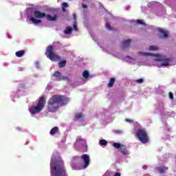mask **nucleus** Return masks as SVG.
<instances>
[{
    "label": "nucleus",
    "instance_id": "nucleus-4",
    "mask_svg": "<svg viewBox=\"0 0 176 176\" xmlns=\"http://www.w3.org/2000/svg\"><path fill=\"white\" fill-rule=\"evenodd\" d=\"M139 56H142L143 57H148V56L151 57H155L157 61H162L160 65H158V67H167L170 65V63L173 61V58H164L163 56L159 54H153L151 52H139Z\"/></svg>",
    "mask_w": 176,
    "mask_h": 176
},
{
    "label": "nucleus",
    "instance_id": "nucleus-12",
    "mask_svg": "<svg viewBox=\"0 0 176 176\" xmlns=\"http://www.w3.org/2000/svg\"><path fill=\"white\" fill-rule=\"evenodd\" d=\"M114 56L115 57H117V58H120V60H123V61H125L126 63H129L131 64H134V63H135V59L131 58L130 56H127L124 58L120 56V54H116Z\"/></svg>",
    "mask_w": 176,
    "mask_h": 176
},
{
    "label": "nucleus",
    "instance_id": "nucleus-27",
    "mask_svg": "<svg viewBox=\"0 0 176 176\" xmlns=\"http://www.w3.org/2000/svg\"><path fill=\"white\" fill-rule=\"evenodd\" d=\"M16 57H23L24 56V51L21 50L16 52Z\"/></svg>",
    "mask_w": 176,
    "mask_h": 176
},
{
    "label": "nucleus",
    "instance_id": "nucleus-17",
    "mask_svg": "<svg viewBox=\"0 0 176 176\" xmlns=\"http://www.w3.org/2000/svg\"><path fill=\"white\" fill-rule=\"evenodd\" d=\"M158 31L160 34V36L162 38H168V34L167 33V31L162 29V28H158Z\"/></svg>",
    "mask_w": 176,
    "mask_h": 176
},
{
    "label": "nucleus",
    "instance_id": "nucleus-31",
    "mask_svg": "<svg viewBox=\"0 0 176 176\" xmlns=\"http://www.w3.org/2000/svg\"><path fill=\"white\" fill-rule=\"evenodd\" d=\"M113 83H115V78H111L109 83L108 84V87H112V86H113Z\"/></svg>",
    "mask_w": 176,
    "mask_h": 176
},
{
    "label": "nucleus",
    "instance_id": "nucleus-19",
    "mask_svg": "<svg viewBox=\"0 0 176 176\" xmlns=\"http://www.w3.org/2000/svg\"><path fill=\"white\" fill-rule=\"evenodd\" d=\"M73 16H74V22L73 24V30H74V31L78 32V31H79V30L78 29V23H76V14H74Z\"/></svg>",
    "mask_w": 176,
    "mask_h": 176
},
{
    "label": "nucleus",
    "instance_id": "nucleus-23",
    "mask_svg": "<svg viewBox=\"0 0 176 176\" xmlns=\"http://www.w3.org/2000/svg\"><path fill=\"white\" fill-rule=\"evenodd\" d=\"M85 116H83V113H77L75 115V118L77 120H83V118Z\"/></svg>",
    "mask_w": 176,
    "mask_h": 176
},
{
    "label": "nucleus",
    "instance_id": "nucleus-44",
    "mask_svg": "<svg viewBox=\"0 0 176 176\" xmlns=\"http://www.w3.org/2000/svg\"><path fill=\"white\" fill-rule=\"evenodd\" d=\"M65 141H67V138H65L62 140V142H63V143L65 142Z\"/></svg>",
    "mask_w": 176,
    "mask_h": 176
},
{
    "label": "nucleus",
    "instance_id": "nucleus-38",
    "mask_svg": "<svg viewBox=\"0 0 176 176\" xmlns=\"http://www.w3.org/2000/svg\"><path fill=\"white\" fill-rule=\"evenodd\" d=\"M126 122H127L128 123H133V120H130V119H126L125 120Z\"/></svg>",
    "mask_w": 176,
    "mask_h": 176
},
{
    "label": "nucleus",
    "instance_id": "nucleus-42",
    "mask_svg": "<svg viewBox=\"0 0 176 176\" xmlns=\"http://www.w3.org/2000/svg\"><path fill=\"white\" fill-rule=\"evenodd\" d=\"M142 168H143V170H146V168H148V166H146V165H144V166H142Z\"/></svg>",
    "mask_w": 176,
    "mask_h": 176
},
{
    "label": "nucleus",
    "instance_id": "nucleus-34",
    "mask_svg": "<svg viewBox=\"0 0 176 176\" xmlns=\"http://www.w3.org/2000/svg\"><path fill=\"white\" fill-rule=\"evenodd\" d=\"M106 28L109 30V31H112V27L109 24V22L106 21Z\"/></svg>",
    "mask_w": 176,
    "mask_h": 176
},
{
    "label": "nucleus",
    "instance_id": "nucleus-43",
    "mask_svg": "<svg viewBox=\"0 0 176 176\" xmlns=\"http://www.w3.org/2000/svg\"><path fill=\"white\" fill-rule=\"evenodd\" d=\"M107 112H108V110H105V109H104V110L103 111L104 115H105V113H107Z\"/></svg>",
    "mask_w": 176,
    "mask_h": 176
},
{
    "label": "nucleus",
    "instance_id": "nucleus-13",
    "mask_svg": "<svg viewBox=\"0 0 176 176\" xmlns=\"http://www.w3.org/2000/svg\"><path fill=\"white\" fill-rule=\"evenodd\" d=\"M155 110L157 112H162V111H164V102H163V100L158 101L155 106Z\"/></svg>",
    "mask_w": 176,
    "mask_h": 176
},
{
    "label": "nucleus",
    "instance_id": "nucleus-6",
    "mask_svg": "<svg viewBox=\"0 0 176 176\" xmlns=\"http://www.w3.org/2000/svg\"><path fill=\"white\" fill-rule=\"evenodd\" d=\"M113 146L116 148V149H118V152H120L122 154V155H118L116 157L117 162H118V163H122V162L126 159V157L130 155V151L127 150L125 145L121 144L120 143H114Z\"/></svg>",
    "mask_w": 176,
    "mask_h": 176
},
{
    "label": "nucleus",
    "instance_id": "nucleus-5",
    "mask_svg": "<svg viewBox=\"0 0 176 176\" xmlns=\"http://www.w3.org/2000/svg\"><path fill=\"white\" fill-rule=\"evenodd\" d=\"M45 104L46 100H45V96H41L36 106L31 104L29 105L28 110L30 113H31L32 116H35L36 113H39L43 110Z\"/></svg>",
    "mask_w": 176,
    "mask_h": 176
},
{
    "label": "nucleus",
    "instance_id": "nucleus-30",
    "mask_svg": "<svg viewBox=\"0 0 176 176\" xmlns=\"http://www.w3.org/2000/svg\"><path fill=\"white\" fill-rule=\"evenodd\" d=\"M82 76H83V78H85V79H87V78H89V76H90V74H89L88 71L85 70L82 73Z\"/></svg>",
    "mask_w": 176,
    "mask_h": 176
},
{
    "label": "nucleus",
    "instance_id": "nucleus-36",
    "mask_svg": "<svg viewBox=\"0 0 176 176\" xmlns=\"http://www.w3.org/2000/svg\"><path fill=\"white\" fill-rule=\"evenodd\" d=\"M148 8H155V6L153 5V3H149L148 4Z\"/></svg>",
    "mask_w": 176,
    "mask_h": 176
},
{
    "label": "nucleus",
    "instance_id": "nucleus-21",
    "mask_svg": "<svg viewBox=\"0 0 176 176\" xmlns=\"http://www.w3.org/2000/svg\"><path fill=\"white\" fill-rule=\"evenodd\" d=\"M155 13L157 16H163L166 13V8H162V10H159L158 11H155Z\"/></svg>",
    "mask_w": 176,
    "mask_h": 176
},
{
    "label": "nucleus",
    "instance_id": "nucleus-29",
    "mask_svg": "<svg viewBox=\"0 0 176 176\" xmlns=\"http://www.w3.org/2000/svg\"><path fill=\"white\" fill-rule=\"evenodd\" d=\"M65 64H67V60H62L58 63L59 68H63L65 67Z\"/></svg>",
    "mask_w": 176,
    "mask_h": 176
},
{
    "label": "nucleus",
    "instance_id": "nucleus-3",
    "mask_svg": "<svg viewBox=\"0 0 176 176\" xmlns=\"http://www.w3.org/2000/svg\"><path fill=\"white\" fill-rule=\"evenodd\" d=\"M69 98L65 96L58 95H54L48 101V111L49 112H56L58 109L59 105H67Z\"/></svg>",
    "mask_w": 176,
    "mask_h": 176
},
{
    "label": "nucleus",
    "instance_id": "nucleus-26",
    "mask_svg": "<svg viewBox=\"0 0 176 176\" xmlns=\"http://www.w3.org/2000/svg\"><path fill=\"white\" fill-rule=\"evenodd\" d=\"M99 145H100V146H106V145H108V142H107L105 140H100L99 141Z\"/></svg>",
    "mask_w": 176,
    "mask_h": 176
},
{
    "label": "nucleus",
    "instance_id": "nucleus-9",
    "mask_svg": "<svg viewBox=\"0 0 176 176\" xmlns=\"http://www.w3.org/2000/svg\"><path fill=\"white\" fill-rule=\"evenodd\" d=\"M45 56L47 58L51 60V61H60V56L53 52V46L52 45L47 47Z\"/></svg>",
    "mask_w": 176,
    "mask_h": 176
},
{
    "label": "nucleus",
    "instance_id": "nucleus-40",
    "mask_svg": "<svg viewBox=\"0 0 176 176\" xmlns=\"http://www.w3.org/2000/svg\"><path fill=\"white\" fill-rule=\"evenodd\" d=\"M82 6L83 9H87V5H86V4H82Z\"/></svg>",
    "mask_w": 176,
    "mask_h": 176
},
{
    "label": "nucleus",
    "instance_id": "nucleus-46",
    "mask_svg": "<svg viewBox=\"0 0 176 176\" xmlns=\"http://www.w3.org/2000/svg\"><path fill=\"white\" fill-rule=\"evenodd\" d=\"M103 52H106L107 53H108V51L107 50H104V48H103Z\"/></svg>",
    "mask_w": 176,
    "mask_h": 176
},
{
    "label": "nucleus",
    "instance_id": "nucleus-8",
    "mask_svg": "<svg viewBox=\"0 0 176 176\" xmlns=\"http://www.w3.org/2000/svg\"><path fill=\"white\" fill-rule=\"evenodd\" d=\"M25 17H28L33 24H39L42 23V21L39 19H36L34 17L35 16V11L34 10L33 8H28L25 14Z\"/></svg>",
    "mask_w": 176,
    "mask_h": 176
},
{
    "label": "nucleus",
    "instance_id": "nucleus-10",
    "mask_svg": "<svg viewBox=\"0 0 176 176\" xmlns=\"http://www.w3.org/2000/svg\"><path fill=\"white\" fill-rule=\"evenodd\" d=\"M74 148L76 149H86L87 148L86 140L82 138L80 136L77 137L76 142L74 144Z\"/></svg>",
    "mask_w": 176,
    "mask_h": 176
},
{
    "label": "nucleus",
    "instance_id": "nucleus-22",
    "mask_svg": "<svg viewBox=\"0 0 176 176\" xmlns=\"http://www.w3.org/2000/svg\"><path fill=\"white\" fill-rule=\"evenodd\" d=\"M72 30L73 29L71 26H67L65 29L64 34L65 35H71V34H72Z\"/></svg>",
    "mask_w": 176,
    "mask_h": 176
},
{
    "label": "nucleus",
    "instance_id": "nucleus-14",
    "mask_svg": "<svg viewBox=\"0 0 176 176\" xmlns=\"http://www.w3.org/2000/svg\"><path fill=\"white\" fill-rule=\"evenodd\" d=\"M132 42H133V40H131V39H128V40L124 41L121 45L122 49H123L124 50L126 49H129V47H130V45H131Z\"/></svg>",
    "mask_w": 176,
    "mask_h": 176
},
{
    "label": "nucleus",
    "instance_id": "nucleus-2",
    "mask_svg": "<svg viewBox=\"0 0 176 176\" xmlns=\"http://www.w3.org/2000/svg\"><path fill=\"white\" fill-rule=\"evenodd\" d=\"M90 164V157L84 154L81 157L74 156L72 159L71 167L73 170H85Z\"/></svg>",
    "mask_w": 176,
    "mask_h": 176
},
{
    "label": "nucleus",
    "instance_id": "nucleus-45",
    "mask_svg": "<svg viewBox=\"0 0 176 176\" xmlns=\"http://www.w3.org/2000/svg\"><path fill=\"white\" fill-rule=\"evenodd\" d=\"M146 9V7H142V10H145Z\"/></svg>",
    "mask_w": 176,
    "mask_h": 176
},
{
    "label": "nucleus",
    "instance_id": "nucleus-28",
    "mask_svg": "<svg viewBox=\"0 0 176 176\" xmlns=\"http://www.w3.org/2000/svg\"><path fill=\"white\" fill-rule=\"evenodd\" d=\"M159 49V47L158 46H156V45H151L148 48V50L150 52H153L155 50H157Z\"/></svg>",
    "mask_w": 176,
    "mask_h": 176
},
{
    "label": "nucleus",
    "instance_id": "nucleus-18",
    "mask_svg": "<svg viewBox=\"0 0 176 176\" xmlns=\"http://www.w3.org/2000/svg\"><path fill=\"white\" fill-rule=\"evenodd\" d=\"M168 170V168L166 166H159L157 168V171H158L160 174H166V171H167Z\"/></svg>",
    "mask_w": 176,
    "mask_h": 176
},
{
    "label": "nucleus",
    "instance_id": "nucleus-48",
    "mask_svg": "<svg viewBox=\"0 0 176 176\" xmlns=\"http://www.w3.org/2000/svg\"><path fill=\"white\" fill-rule=\"evenodd\" d=\"M166 1H170V0H166Z\"/></svg>",
    "mask_w": 176,
    "mask_h": 176
},
{
    "label": "nucleus",
    "instance_id": "nucleus-35",
    "mask_svg": "<svg viewBox=\"0 0 176 176\" xmlns=\"http://www.w3.org/2000/svg\"><path fill=\"white\" fill-rule=\"evenodd\" d=\"M144 82V78H140V79H138L136 80V83H143Z\"/></svg>",
    "mask_w": 176,
    "mask_h": 176
},
{
    "label": "nucleus",
    "instance_id": "nucleus-24",
    "mask_svg": "<svg viewBox=\"0 0 176 176\" xmlns=\"http://www.w3.org/2000/svg\"><path fill=\"white\" fill-rule=\"evenodd\" d=\"M162 120L165 129H166V130H170L168 129V125H167V124L166 123V120H167V118L164 116H162Z\"/></svg>",
    "mask_w": 176,
    "mask_h": 176
},
{
    "label": "nucleus",
    "instance_id": "nucleus-37",
    "mask_svg": "<svg viewBox=\"0 0 176 176\" xmlns=\"http://www.w3.org/2000/svg\"><path fill=\"white\" fill-rule=\"evenodd\" d=\"M35 65H36V68H38V69H39L41 67L39 66V62H38V61H36V63H35Z\"/></svg>",
    "mask_w": 176,
    "mask_h": 176
},
{
    "label": "nucleus",
    "instance_id": "nucleus-7",
    "mask_svg": "<svg viewBox=\"0 0 176 176\" xmlns=\"http://www.w3.org/2000/svg\"><path fill=\"white\" fill-rule=\"evenodd\" d=\"M137 138L142 142V144H146L149 141V137L148 136V133L143 129H138L135 132Z\"/></svg>",
    "mask_w": 176,
    "mask_h": 176
},
{
    "label": "nucleus",
    "instance_id": "nucleus-15",
    "mask_svg": "<svg viewBox=\"0 0 176 176\" xmlns=\"http://www.w3.org/2000/svg\"><path fill=\"white\" fill-rule=\"evenodd\" d=\"M50 134V135H56V137H58V135H60V131L58 130V127L55 126L52 129Z\"/></svg>",
    "mask_w": 176,
    "mask_h": 176
},
{
    "label": "nucleus",
    "instance_id": "nucleus-47",
    "mask_svg": "<svg viewBox=\"0 0 176 176\" xmlns=\"http://www.w3.org/2000/svg\"><path fill=\"white\" fill-rule=\"evenodd\" d=\"M14 97L16 98L17 97V95H14Z\"/></svg>",
    "mask_w": 176,
    "mask_h": 176
},
{
    "label": "nucleus",
    "instance_id": "nucleus-41",
    "mask_svg": "<svg viewBox=\"0 0 176 176\" xmlns=\"http://www.w3.org/2000/svg\"><path fill=\"white\" fill-rule=\"evenodd\" d=\"M113 176H120V173L117 172V173H116L114 174Z\"/></svg>",
    "mask_w": 176,
    "mask_h": 176
},
{
    "label": "nucleus",
    "instance_id": "nucleus-11",
    "mask_svg": "<svg viewBox=\"0 0 176 176\" xmlns=\"http://www.w3.org/2000/svg\"><path fill=\"white\" fill-rule=\"evenodd\" d=\"M53 78H54V80H56L57 82H60V80H68L69 78L67 76H63L61 74V72L56 71L55 72L53 75Z\"/></svg>",
    "mask_w": 176,
    "mask_h": 176
},
{
    "label": "nucleus",
    "instance_id": "nucleus-25",
    "mask_svg": "<svg viewBox=\"0 0 176 176\" xmlns=\"http://www.w3.org/2000/svg\"><path fill=\"white\" fill-rule=\"evenodd\" d=\"M169 98L172 101V104H175L176 101L174 100V94L173 92H169Z\"/></svg>",
    "mask_w": 176,
    "mask_h": 176
},
{
    "label": "nucleus",
    "instance_id": "nucleus-32",
    "mask_svg": "<svg viewBox=\"0 0 176 176\" xmlns=\"http://www.w3.org/2000/svg\"><path fill=\"white\" fill-rule=\"evenodd\" d=\"M131 23H136V24H142L143 25H146V24L140 19H138L137 21L133 20L131 21Z\"/></svg>",
    "mask_w": 176,
    "mask_h": 176
},
{
    "label": "nucleus",
    "instance_id": "nucleus-16",
    "mask_svg": "<svg viewBox=\"0 0 176 176\" xmlns=\"http://www.w3.org/2000/svg\"><path fill=\"white\" fill-rule=\"evenodd\" d=\"M34 16L36 19H43V17H46V14L45 12H41L40 11H35Z\"/></svg>",
    "mask_w": 176,
    "mask_h": 176
},
{
    "label": "nucleus",
    "instance_id": "nucleus-39",
    "mask_svg": "<svg viewBox=\"0 0 176 176\" xmlns=\"http://www.w3.org/2000/svg\"><path fill=\"white\" fill-rule=\"evenodd\" d=\"M115 133L116 134H122V133H123V131H115Z\"/></svg>",
    "mask_w": 176,
    "mask_h": 176
},
{
    "label": "nucleus",
    "instance_id": "nucleus-1",
    "mask_svg": "<svg viewBox=\"0 0 176 176\" xmlns=\"http://www.w3.org/2000/svg\"><path fill=\"white\" fill-rule=\"evenodd\" d=\"M51 176H68L64 166V161L58 152L54 153L50 162Z\"/></svg>",
    "mask_w": 176,
    "mask_h": 176
},
{
    "label": "nucleus",
    "instance_id": "nucleus-20",
    "mask_svg": "<svg viewBox=\"0 0 176 176\" xmlns=\"http://www.w3.org/2000/svg\"><path fill=\"white\" fill-rule=\"evenodd\" d=\"M46 19L48 21H57V15L52 16L50 14H47Z\"/></svg>",
    "mask_w": 176,
    "mask_h": 176
},
{
    "label": "nucleus",
    "instance_id": "nucleus-33",
    "mask_svg": "<svg viewBox=\"0 0 176 176\" xmlns=\"http://www.w3.org/2000/svg\"><path fill=\"white\" fill-rule=\"evenodd\" d=\"M65 8H68V4L65 2L62 3V10L63 12H65Z\"/></svg>",
    "mask_w": 176,
    "mask_h": 176
}]
</instances>
